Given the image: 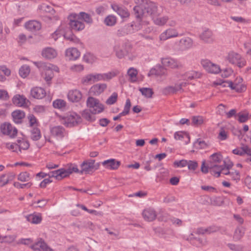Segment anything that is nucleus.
Wrapping results in <instances>:
<instances>
[{
    "instance_id": "nucleus-1",
    "label": "nucleus",
    "mask_w": 251,
    "mask_h": 251,
    "mask_svg": "<svg viewBox=\"0 0 251 251\" xmlns=\"http://www.w3.org/2000/svg\"><path fill=\"white\" fill-rule=\"evenodd\" d=\"M137 5L133 10L136 20L141 23L149 16L153 17L157 14V6L150 0H134Z\"/></svg>"
},
{
    "instance_id": "nucleus-2",
    "label": "nucleus",
    "mask_w": 251,
    "mask_h": 251,
    "mask_svg": "<svg viewBox=\"0 0 251 251\" xmlns=\"http://www.w3.org/2000/svg\"><path fill=\"white\" fill-rule=\"evenodd\" d=\"M113 50L119 59L127 56L130 60H133L137 55L132 45L128 42L116 44L113 47Z\"/></svg>"
},
{
    "instance_id": "nucleus-3",
    "label": "nucleus",
    "mask_w": 251,
    "mask_h": 251,
    "mask_svg": "<svg viewBox=\"0 0 251 251\" xmlns=\"http://www.w3.org/2000/svg\"><path fill=\"white\" fill-rule=\"evenodd\" d=\"M87 105L92 114L100 113L104 109L103 105L100 103L99 100L93 97L88 98Z\"/></svg>"
},
{
    "instance_id": "nucleus-4",
    "label": "nucleus",
    "mask_w": 251,
    "mask_h": 251,
    "mask_svg": "<svg viewBox=\"0 0 251 251\" xmlns=\"http://www.w3.org/2000/svg\"><path fill=\"white\" fill-rule=\"evenodd\" d=\"M226 59L230 63L236 64L239 68H242L246 64V60L240 54L234 51L229 52Z\"/></svg>"
},
{
    "instance_id": "nucleus-5",
    "label": "nucleus",
    "mask_w": 251,
    "mask_h": 251,
    "mask_svg": "<svg viewBox=\"0 0 251 251\" xmlns=\"http://www.w3.org/2000/svg\"><path fill=\"white\" fill-rule=\"evenodd\" d=\"M70 20V25L72 30L75 31H80L85 28L84 24L80 21V19H77V16L76 14H72L69 17Z\"/></svg>"
},
{
    "instance_id": "nucleus-6",
    "label": "nucleus",
    "mask_w": 251,
    "mask_h": 251,
    "mask_svg": "<svg viewBox=\"0 0 251 251\" xmlns=\"http://www.w3.org/2000/svg\"><path fill=\"white\" fill-rule=\"evenodd\" d=\"M64 125L68 127L75 126L81 123V118L76 113H71L64 117Z\"/></svg>"
},
{
    "instance_id": "nucleus-7",
    "label": "nucleus",
    "mask_w": 251,
    "mask_h": 251,
    "mask_svg": "<svg viewBox=\"0 0 251 251\" xmlns=\"http://www.w3.org/2000/svg\"><path fill=\"white\" fill-rule=\"evenodd\" d=\"M95 161L94 160L90 159L83 161L80 165L81 170H80L79 174L82 175L83 174H89L92 172L94 169L97 170L99 167V164L97 166L95 165Z\"/></svg>"
},
{
    "instance_id": "nucleus-8",
    "label": "nucleus",
    "mask_w": 251,
    "mask_h": 251,
    "mask_svg": "<svg viewBox=\"0 0 251 251\" xmlns=\"http://www.w3.org/2000/svg\"><path fill=\"white\" fill-rule=\"evenodd\" d=\"M201 64L208 73L218 74L221 71L220 67L218 65L212 63L209 60H201Z\"/></svg>"
},
{
    "instance_id": "nucleus-9",
    "label": "nucleus",
    "mask_w": 251,
    "mask_h": 251,
    "mask_svg": "<svg viewBox=\"0 0 251 251\" xmlns=\"http://www.w3.org/2000/svg\"><path fill=\"white\" fill-rule=\"evenodd\" d=\"M183 33H179L176 29L170 28L162 33L159 38L161 41H165L168 39L183 35Z\"/></svg>"
},
{
    "instance_id": "nucleus-10",
    "label": "nucleus",
    "mask_w": 251,
    "mask_h": 251,
    "mask_svg": "<svg viewBox=\"0 0 251 251\" xmlns=\"http://www.w3.org/2000/svg\"><path fill=\"white\" fill-rule=\"evenodd\" d=\"M0 130L1 132L9 136L11 138H14L17 135V129L13 126L10 124L4 123L1 125Z\"/></svg>"
},
{
    "instance_id": "nucleus-11",
    "label": "nucleus",
    "mask_w": 251,
    "mask_h": 251,
    "mask_svg": "<svg viewBox=\"0 0 251 251\" xmlns=\"http://www.w3.org/2000/svg\"><path fill=\"white\" fill-rule=\"evenodd\" d=\"M205 161H203L201 165V171L202 173L204 174L207 173L208 172V168H209L210 172L212 175L216 176L217 177L220 176L221 173H222V171L220 170V168L219 167H215L216 165L213 164L206 166H205Z\"/></svg>"
},
{
    "instance_id": "nucleus-12",
    "label": "nucleus",
    "mask_w": 251,
    "mask_h": 251,
    "mask_svg": "<svg viewBox=\"0 0 251 251\" xmlns=\"http://www.w3.org/2000/svg\"><path fill=\"white\" fill-rule=\"evenodd\" d=\"M220 229V227L216 225H211L206 228L203 227H199L196 229L195 233L198 235L210 234L219 231Z\"/></svg>"
},
{
    "instance_id": "nucleus-13",
    "label": "nucleus",
    "mask_w": 251,
    "mask_h": 251,
    "mask_svg": "<svg viewBox=\"0 0 251 251\" xmlns=\"http://www.w3.org/2000/svg\"><path fill=\"white\" fill-rule=\"evenodd\" d=\"M31 249L34 251H53L42 239L30 246Z\"/></svg>"
},
{
    "instance_id": "nucleus-14",
    "label": "nucleus",
    "mask_w": 251,
    "mask_h": 251,
    "mask_svg": "<svg viewBox=\"0 0 251 251\" xmlns=\"http://www.w3.org/2000/svg\"><path fill=\"white\" fill-rule=\"evenodd\" d=\"M200 39L205 43L211 44L215 41L212 31L209 29L203 31L200 35Z\"/></svg>"
},
{
    "instance_id": "nucleus-15",
    "label": "nucleus",
    "mask_w": 251,
    "mask_h": 251,
    "mask_svg": "<svg viewBox=\"0 0 251 251\" xmlns=\"http://www.w3.org/2000/svg\"><path fill=\"white\" fill-rule=\"evenodd\" d=\"M193 40L188 37L181 39L179 42V48L181 50H186L192 47Z\"/></svg>"
},
{
    "instance_id": "nucleus-16",
    "label": "nucleus",
    "mask_w": 251,
    "mask_h": 251,
    "mask_svg": "<svg viewBox=\"0 0 251 251\" xmlns=\"http://www.w3.org/2000/svg\"><path fill=\"white\" fill-rule=\"evenodd\" d=\"M14 104L18 106H25L27 105L29 100L23 95H16L12 99Z\"/></svg>"
},
{
    "instance_id": "nucleus-17",
    "label": "nucleus",
    "mask_w": 251,
    "mask_h": 251,
    "mask_svg": "<svg viewBox=\"0 0 251 251\" xmlns=\"http://www.w3.org/2000/svg\"><path fill=\"white\" fill-rule=\"evenodd\" d=\"M25 26L28 30L34 32L41 29V24L37 21L32 20L25 23Z\"/></svg>"
},
{
    "instance_id": "nucleus-18",
    "label": "nucleus",
    "mask_w": 251,
    "mask_h": 251,
    "mask_svg": "<svg viewBox=\"0 0 251 251\" xmlns=\"http://www.w3.org/2000/svg\"><path fill=\"white\" fill-rule=\"evenodd\" d=\"M142 216L146 221L151 222L155 219L157 215L155 211L153 208H148L143 211Z\"/></svg>"
},
{
    "instance_id": "nucleus-19",
    "label": "nucleus",
    "mask_w": 251,
    "mask_h": 251,
    "mask_svg": "<svg viewBox=\"0 0 251 251\" xmlns=\"http://www.w3.org/2000/svg\"><path fill=\"white\" fill-rule=\"evenodd\" d=\"M45 70V79L48 83H49L54 76V73L52 70L56 72H58L59 69L57 67L54 66L51 64H49L48 66H46Z\"/></svg>"
},
{
    "instance_id": "nucleus-20",
    "label": "nucleus",
    "mask_w": 251,
    "mask_h": 251,
    "mask_svg": "<svg viewBox=\"0 0 251 251\" xmlns=\"http://www.w3.org/2000/svg\"><path fill=\"white\" fill-rule=\"evenodd\" d=\"M102 164L107 169L116 170L120 166L121 162L120 161H116L114 159H110L104 161Z\"/></svg>"
},
{
    "instance_id": "nucleus-21",
    "label": "nucleus",
    "mask_w": 251,
    "mask_h": 251,
    "mask_svg": "<svg viewBox=\"0 0 251 251\" xmlns=\"http://www.w3.org/2000/svg\"><path fill=\"white\" fill-rule=\"evenodd\" d=\"M68 98L72 102H78L82 98V94L78 90H71L68 93Z\"/></svg>"
},
{
    "instance_id": "nucleus-22",
    "label": "nucleus",
    "mask_w": 251,
    "mask_h": 251,
    "mask_svg": "<svg viewBox=\"0 0 251 251\" xmlns=\"http://www.w3.org/2000/svg\"><path fill=\"white\" fill-rule=\"evenodd\" d=\"M161 62L164 67H169L173 69L176 68L179 66L178 62L172 58L167 57L162 58Z\"/></svg>"
},
{
    "instance_id": "nucleus-23",
    "label": "nucleus",
    "mask_w": 251,
    "mask_h": 251,
    "mask_svg": "<svg viewBox=\"0 0 251 251\" xmlns=\"http://www.w3.org/2000/svg\"><path fill=\"white\" fill-rule=\"evenodd\" d=\"M30 94L34 98L41 99L45 97L46 92L41 87H35L31 89Z\"/></svg>"
},
{
    "instance_id": "nucleus-24",
    "label": "nucleus",
    "mask_w": 251,
    "mask_h": 251,
    "mask_svg": "<svg viewBox=\"0 0 251 251\" xmlns=\"http://www.w3.org/2000/svg\"><path fill=\"white\" fill-rule=\"evenodd\" d=\"M66 56L69 60H76L80 56V52L78 50L75 48H72L67 49L66 51Z\"/></svg>"
},
{
    "instance_id": "nucleus-25",
    "label": "nucleus",
    "mask_w": 251,
    "mask_h": 251,
    "mask_svg": "<svg viewBox=\"0 0 251 251\" xmlns=\"http://www.w3.org/2000/svg\"><path fill=\"white\" fill-rule=\"evenodd\" d=\"M111 7L122 18H127L129 16V13L126 8L121 7L116 4H112Z\"/></svg>"
},
{
    "instance_id": "nucleus-26",
    "label": "nucleus",
    "mask_w": 251,
    "mask_h": 251,
    "mask_svg": "<svg viewBox=\"0 0 251 251\" xmlns=\"http://www.w3.org/2000/svg\"><path fill=\"white\" fill-rule=\"evenodd\" d=\"M62 171L63 172V177L65 178L69 176L73 173H79L80 170L77 168L75 164H71L67 169L62 168Z\"/></svg>"
},
{
    "instance_id": "nucleus-27",
    "label": "nucleus",
    "mask_w": 251,
    "mask_h": 251,
    "mask_svg": "<svg viewBox=\"0 0 251 251\" xmlns=\"http://www.w3.org/2000/svg\"><path fill=\"white\" fill-rule=\"evenodd\" d=\"M12 116L15 123L21 124L22 122L23 119L25 117V113L22 110H17L12 113Z\"/></svg>"
},
{
    "instance_id": "nucleus-28",
    "label": "nucleus",
    "mask_w": 251,
    "mask_h": 251,
    "mask_svg": "<svg viewBox=\"0 0 251 251\" xmlns=\"http://www.w3.org/2000/svg\"><path fill=\"white\" fill-rule=\"evenodd\" d=\"M106 87V84L104 83L96 84L91 88L90 93L95 95H99L104 91Z\"/></svg>"
},
{
    "instance_id": "nucleus-29",
    "label": "nucleus",
    "mask_w": 251,
    "mask_h": 251,
    "mask_svg": "<svg viewBox=\"0 0 251 251\" xmlns=\"http://www.w3.org/2000/svg\"><path fill=\"white\" fill-rule=\"evenodd\" d=\"M42 54L44 57L50 59L55 58L57 56V52L51 48H47L43 50Z\"/></svg>"
},
{
    "instance_id": "nucleus-30",
    "label": "nucleus",
    "mask_w": 251,
    "mask_h": 251,
    "mask_svg": "<svg viewBox=\"0 0 251 251\" xmlns=\"http://www.w3.org/2000/svg\"><path fill=\"white\" fill-rule=\"evenodd\" d=\"M50 132L53 136L62 138L64 136L65 129L61 126H55L51 128Z\"/></svg>"
},
{
    "instance_id": "nucleus-31",
    "label": "nucleus",
    "mask_w": 251,
    "mask_h": 251,
    "mask_svg": "<svg viewBox=\"0 0 251 251\" xmlns=\"http://www.w3.org/2000/svg\"><path fill=\"white\" fill-rule=\"evenodd\" d=\"M77 16V19L83 20L86 24L88 25H91L93 23V20L92 16L88 13L81 12Z\"/></svg>"
},
{
    "instance_id": "nucleus-32",
    "label": "nucleus",
    "mask_w": 251,
    "mask_h": 251,
    "mask_svg": "<svg viewBox=\"0 0 251 251\" xmlns=\"http://www.w3.org/2000/svg\"><path fill=\"white\" fill-rule=\"evenodd\" d=\"M245 229L243 226H238L233 234V240L235 241H238L241 240L245 234Z\"/></svg>"
},
{
    "instance_id": "nucleus-33",
    "label": "nucleus",
    "mask_w": 251,
    "mask_h": 251,
    "mask_svg": "<svg viewBox=\"0 0 251 251\" xmlns=\"http://www.w3.org/2000/svg\"><path fill=\"white\" fill-rule=\"evenodd\" d=\"M62 169H58L54 171H52L47 174L49 178L51 177H54L57 180H60L64 178L63 177V172L62 171Z\"/></svg>"
},
{
    "instance_id": "nucleus-34",
    "label": "nucleus",
    "mask_w": 251,
    "mask_h": 251,
    "mask_svg": "<svg viewBox=\"0 0 251 251\" xmlns=\"http://www.w3.org/2000/svg\"><path fill=\"white\" fill-rule=\"evenodd\" d=\"M230 88L232 90H235L238 93H242L245 91L246 89V87L245 85L241 84H239L236 82H230Z\"/></svg>"
},
{
    "instance_id": "nucleus-35",
    "label": "nucleus",
    "mask_w": 251,
    "mask_h": 251,
    "mask_svg": "<svg viewBox=\"0 0 251 251\" xmlns=\"http://www.w3.org/2000/svg\"><path fill=\"white\" fill-rule=\"evenodd\" d=\"M174 138L176 140H182L183 139L186 138L187 141H185L186 144H188L190 141V137L189 135L184 132L177 131L174 134Z\"/></svg>"
},
{
    "instance_id": "nucleus-36",
    "label": "nucleus",
    "mask_w": 251,
    "mask_h": 251,
    "mask_svg": "<svg viewBox=\"0 0 251 251\" xmlns=\"http://www.w3.org/2000/svg\"><path fill=\"white\" fill-rule=\"evenodd\" d=\"M209 159L210 163L208 165V166L213 164V163H218L221 162L223 159V157L220 153L216 152L212 154L210 156Z\"/></svg>"
},
{
    "instance_id": "nucleus-37",
    "label": "nucleus",
    "mask_w": 251,
    "mask_h": 251,
    "mask_svg": "<svg viewBox=\"0 0 251 251\" xmlns=\"http://www.w3.org/2000/svg\"><path fill=\"white\" fill-rule=\"evenodd\" d=\"M27 220L33 224H39L42 221V217L40 214H30L26 216Z\"/></svg>"
},
{
    "instance_id": "nucleus-38",
    "label": "nucleus",
    "mask_w": 251,
    "mask_h": 251,
    "mask_svg": "<svg viewBox=\"0 0 251 251\" xmlns=\"http://www.w3.org/2000/svg\"><path fill=\"white\" fill-rule=\"evenodd\" d=\"M139 90L142 95L147 98H152L154 93L152 89L150 88H140Z\"/></svg>"
},
{
    "instance_id": "nucleus-39",
    "label": "nucleus",
    "mask_w": 251,
    "mask_h": 251,
    "mask_svg": "<svg viewBox=\"0 0 251 251\" xmlns=\"http://www.w3.org/2000/svg\"><path fill=\"white\" fill-rule=\"evenodd\" d=\"M178 89L176 85L174 86H169L162 89V92L165 95H168L171 94H174L177 92Z\"/></svg>"
},
{
    "instance_id": "nucleus-40",
    "label": "nucleus",
    "mask_w": 251,
    "mask_h": 251,
    "mask_svg": "<svg viewBox=\"0 0 251 251\" xmlns=\"http://www.w3.org/2000/svg\"><path fill=\"white\" fill-rule=\"evenodd\" d=\"M41 137L40 130L37 127H34L31 130V138L33 141H38Z\"/></svg>"
},
{
    "instance_id": "nucleus-41",
    "label": "nucleus",
    "mask_w": 251,
    "mask_h": 251,
    "mask_svg": "<svg viewBox=\"0 0 251 251\" xmlns=\"http://www.w3.org/2000/svg\"><path fill=\"white\" fill-rule=\"evenodd\" d=\"M17 145L18 146V151L21 152V150H26L29 147V143L28 141L24 139L18 140Z\"/></svg>"
},
{
    "instance_id": "nucleus-42",
    "label": "nucleus",
    "mask_w": 251,
    "mask_h": 251,
    "mask_svg": "<svg viewBox=\"0 0 251 251\" xmlns=\"http://www.w3.org/2000/svg\"><path fill=\"white\" fill-rule=\"evenodd\" d=\"M52 104L55 108L63 109L66 106V102L63 100L57 99L53 102Z\"/></svg>"
},
{
    "instance_id": "nucleus-43",
    "label": "nucleus",
    "mask_w": 251,
    "mask_h": 251,
    "mask_svg": "<svg viewBox=\"0 0 251 251\" xmlns=\"http://www.w3.org/2000/svg\"><path fill=\"white\" fill-rule=\"evenodd\" d=\"M127 74L130 77V81L135 82L137 81V71L133 68H130L127 71Z\"/></svg>"
},
{
    "instance_id": "nucleus-44",
    "label": "nucleus",
    "mask_w": 251,
    "mask_h": 251,
    "mask_svg": "<svg viewBox=\"0 0 251 251\" xmlns=\"http://www.w3.org/2000/svg\"><path fill=\"white\" fill-rule=\"evenodd\" d=\"M153 19L154 23L158 25H164L168 20V17L167 16H163L162 17H157L154 18L152 17Z\"/></svg>"
},
{
    "instance_id": "nucleus-45",
    "label": "nucleus",
    "mask_w": 251,
    "mask_h": 251,
    "mask_svg": "<svg viewBox=\"0 0 251 251\" xmlns=\"http://www.w3.org/2000/svg\"><path fill=\"white\" fill-rule=\"evenodd\" d=\"M204 122V118L201 116H193L192 118V124L195 126H199Z\"/></svg>"
},
{
    "instance_id": "nucleus-46",
    "label": "nucleus",
    "mask_w": 251,
    "mask_h": 251,
    "mask_svg": "<svg viewBox=\"0 0 251 251\" xmlns=\"http://www.w3.org/2000/svg\"><path fill=\"white\" fill-rule=\"evenodd\" d=\"M104 22L107 26H113L116 23V18L114 16L109 15L105 18Z\"/></svg>"
},
{
    "instance_id": "nucleus-47",
    "label": "nucleus",
    "mask_w": 251,
    "mask_h": 251,
    "mask_svg": "<svg viewBox=\"0 0 251 251\" xmlns=\"http://www.w3.org/2000/svg\"><path fill=\"white\" fill-rule=\"evenodd\" d=\"M154 71H155V74L156 75L162 76L165 75L167 74V70L164 68V66H157L154 69Z\"/></svg>"
},
{
    "instance_id": "nucleus-48",
    "label": "nucleus",
    "mask_w": 251,
    "mask_h": 251,
    "mask_svg": "<svg viewBox=\"0 0 251 251\" xmlns=\"http://www.w3.org/2000/svg\"><path fill=\"white\" fill-rule=\"evenodd\" d=\"M18 180L22 182L28 181L30 179V174L27 172L21 173L18 176Z\"/></svg>"
},
{
    "instance_id": "nucleus-49",
    "label": "nucleus",
    "mask_w": 251,
    "mask_h": 251,
    "mask_svg": "<svg viewBox=\"0 0 251 251\" xmlns=\"http://www.w3.org/2000/svg\"><path fill=\"white\" fill-rule=\"evenodd\" d=\"M210 203L213 206H221L224 203V201L220 197H215L210 199Z\"/></svg>"
},
{
    "instance_id": "nucleus-50",
    "label": "nucleus",
    "mask_w": 251,
    "mask_h": 251,
    "mask_svg": "<svg viewBox=\"0 0 251 251\" xmlns=\"http://www.w3.org/2000/svg\"><path fill=\"white\" fill-rule=\"evenodd\" d=\"M30 68L28 66H23L19 70V74L21 76L25 78L29 74Z\"/></svg>"
},
{
    "instance_id": "nucleus-51",
    "label": "nucleus",
    "mask_w": 251,
    "mask_h": 251,
    "mask_svg": "<svg viewBox=\"0 0 251 251\" xmlns=\"http://www.w3.org/2000/svg\"><path fill=\"white\" fill-rule=\"evenodd\" d=\"M40 9L46 13L53 14L54 12V10L51 6L45 3L40 6Z\"/></svg>"
},
{
    "instance_id": "nucleus-52",
    "label": "nucleus",
    "mask_w": 251,
    "mask_h": 251,
    "mask_svg": "<svg viewBox=\"0 0 251 251\" xmlns=\"http://www.w3.org/2000/svg\"><path fill=\"white\" fill-rule=\"evenodd\" d=\"M91 112L90 111V109L89 110H84L82 113V116L86 120L90 121H94L95 120V118L94 116L91 115Z\"/></svg>"
},
{
    "instance_id": "nucleus-53",
    "label": "nucleus",
    "mask_w": 251,
    "mask_h": 251,
    "mask_svg": "<svg viewBox=\"0 0 251 251\" xmlns=\"http://www.w3.org/2000/svg\"><path fill=\"white\" fill-rule=\"evenodd\" d=\"M131 105V104L130 100L129 99H127L126 100V104L124 107V109L123 112L120 113V115H124V116L127 115L129 112Z\"/></svg>"
},
{
    "instance_id": "nucleus-54",
    "label": "nucleus",
    "mask_w": 251,
    "mask_h": 251,
    "mask_svg": "<svg viewBox=\"0 0 251 251\" xmlns=\"http://www.w3.org/2000/svg\"><path fill=\"white\" fill-rule=\"evenodd\" d=\"M237 115L238 117V121L241 123L246 122L249 118L248 113H242L240 112Z\"/></svg>"
},
{
    "instance_id": "nucleus-55",
    "label": "nucleus",
    "mask_w": 251,
    "mask_h": 251,
    "mask_svg": "<svg viewBox=\"0 0 251 251\" xmlns=\"http://www.w3.org/2000/svg\"><path fill=\"white\" fill-rule=\"evenodd\" d=\"M117 99H118V94L114 92L106 100V103L108 105L113 104L117 101Z\"/></svg>"
},
{
    "instance_id": "nucleus-56",
    "label": "nucleus",
    "mask_w": 251,
    "mask_h": 251,
    "mask_svg": "<svg viewBox=\"0 0 251 251\" xmlns=\"http://www.w3.org/2000/svg\"><path fill=\"white\" fill-rule=\"evenodd\" d=\"M207 241L206 239L203 240L201 238H197L193 245L197 247H201L205 246L207 244Z\"/></svg>"
},
{
    "instance_id": "nucleus-57",
    "label": "nucleus",
    "mask_w": 251,
    "mask_h": 251,
    "mask_svg": "<svg viewBox=\"0 0 251 251\" xmlns=\"http://www.w3.org/2000/svg\"><path fill=\"white\" fill-rule=\"evenodd\" d=\"M228 247L230 250L233 251H243L244 247L242 245H236L234 244H228Z\"/></svg>"
},
{
    "instance_id": "nucleus-58",
    "label": "nucleus",
    "mask_w": 251,
    "mask_h": 251,
    "mask_svg": "<svg viewBox=\"0 0 251 251\" xmlns=\"http://www.w3.org/2000/svg\"><path fill=\"white\" fill-rule=\"evenodd\" d=\"M82 82L83 84H87V83H94V78L93 75L90 74L86 75L82 79Z\"/></svg>"
},
{
    "instance_id": "nucleus-59",
    "label": "nucleus",
    "mask_w": 251,
    "mask_h": 251,
    "mask_svg": "<svg viewBox=\"0 0 251 251\" xmlns=\"http://www.w3.org/2000/svg\"><path fill=\"white\" fill-rule=\"evenodd\" d=\"M32 185V182H28L25 184H21L19 183V182H15L13 183V186L18 189H23L25 187H26L27 188H30Z\"/></svg>"
},
{
    "instance_id": "nucleus-60",
    "label": "nucleus",
    "mask_w": 251,
    "mask_h": 251,
    "mask_svg": "<svg viewBox=\"0 0 251 251\" xmlns=\"http://www.w3.org/2000/svg\"><path fill=\"white\" fill-rule=\"evenodd\" d=\"M230 176H231L232 179L235 180L236 182H238L240 179V173L237 170L231 171Z\"/></svg>"
},
{
    "instance_id": "nucleus-61",
    "label": "nucleus",
    "mask_w": 251,
    "mask_h": 251,
    "mask_svg": "<svg viewBox=\"0 0 251 251\" xmlns=\"http://www.w3.org/2000/svg\"><path fill=\"white\" fill-rule=\"evenodd\" d=\"M232 132L234 135L237 136L240 140L242 139L243 134L241 129L233 127L232 129Z\"/></svg>"
},
{
    "instance_id": "nucleus-62",
    "label": "nucleus",
    "mask_w": 251,
    "mask_h": 251,
    "mask_svg": "<svg viewBox=\"0 0 251 251\" xmlns=\"http://www.w3.org/2000/svg\"><path fill=\"white\" fill-rule=\"evenodd\" d=\"M223 166L224 167L227 169H231L233 166V163L229 159L228 157H227L224 160Z\"/></svg>"
},
{
    "instance_id": "nucleus-63",
    "label": "nucleus",
    "mask_w": 251,
    "mask_h": 251,
    "mask_svg": "<svg viewBox=\"0 0 251 251\" xmlns=\"http://www.w3.org/2000/svg\"><path fill=\"white\" fill-rule=\"evenodd\" d=\"M218 138L220 140H225L227 138V132L223 128L220 129Z\"/></svg>"
},
{
    "instance_id": "nucleus-64",
    "label": "nucleus",
    "mask_w": 251,
    "mask_h": 251,
    "mask_svg": "<svg viewBox=\"0 0 251 251\" xmlns=\"http://www.w3.org/2000/svg\"><path fill=\"white\" fill-rule=\"evenodd\" d=\"M6 146L9 150H11L12 151L18 152V146L16 143H6Z\"/></svg>"
}]
</instances>
